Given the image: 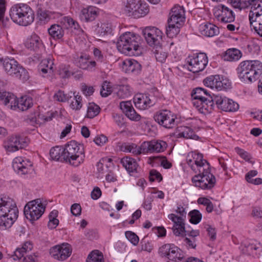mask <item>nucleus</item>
<instances>
[{"instance_id":"obj_1","label":"nucleus","mask_w":262,"mask_h":262,"mask_svg":"<svg viewBox=\"0 0 262 262\" xmlns=\"http://www.w3.org/2000/svg\"><path fill=\"white\" fill-rule=\"evenodd\" d=\"M142 40L139 35L130 32L122 34L117 42L118 50L128 56H139L142 53Z\"/></svg>"},{"instance_id":"obj_2","label":"nucleus","mask_w":262,"mask_h":262,"mask_svg":"<svg viewBox=\"0 0 262 262\" xmlns=\"http://www.w3.org/2000/svg\"><path fill=\"white\" fill-rule=\"evenodd\" d=\"M18 216V210L14 200L9 197H0V229L10 228Z\"/></svg>"},{"instance_id":"obj_3","label":"nucleus","mask_w":262,"mask_h":262,"mask_svg":"<svg viewBox=\"0 0 262 262\" xmlns=\"http://www.w3.org/2000/svg\"><path fill=\"white\" fill-rule=\"evenodd\" d=\"M236 70L242 81L252 83L262 74V62L258 60L243 61L240 63Z\"/></svg>"},{"instance_id":"obj_4","label":"nucleus","mask_w":262,"mask_h":262,"mask_svg":"<svg viewBox=\"0 0 262 262\" xmlns=\"http://www.w3.org/2000/svg\"><path fill=\"white\" fill-rule=\"evenodd\" d=\"M10 16L15 23L24 26L31 24L34 19L33 11L25 4L14 5L10 10Z\"/></svg>"},{"instance_id":"obj_5","label":"nucleus","mask_w":262,"mask_h":262,"mask_svg":"<svg viewBox=\"0 0 262 262\" xmlns=\"http://www.w3.org/2000/svg\"><path fill=\"white\" fill-rule=\"evenodd\" d=\"M63 161L74 166H78L83 162L85 158L83 145L72 140L68 142L63 148Z\"/></svg>"},{"instance_id":"obj_6","label":"nucleus","mask_w":262,"mask_h":262,"mask_svg":"<svg viewBox=\"0 0 262 262\" xmlns=\"http://www.w3.org/2000/svg\"><path fill=\"white\" fill-rule=\"evenodd\" d=\"M0 65H2L7 73L10 76L26 81L29 78L28 73L14 58H0Z\"/></svg>"},{"instance_id":"obj_7","label":"nucleus","mask_w":262,"mask_h":262,"mask_svg":"<svg viewBox=\"0 0 262 262\" xmlns=\"http://www.w3.org/2000/svg\"><path fill=\"white\" fill-rule=\"evenodd\" d=\"M196 173L191 179L195 186L204 190L211 189L214 186L216 179L210 172L209 167H205L202 170L199 169Z\"/></svg>"},{"instance_id":"obj_8","label":"nucleus","mask_w":262,"mask_h":262,"mask_svg":"<svg viewBox=\"0 0 262 262\" xmlns=\"http://www.w3.org/2000/svg\"><path fill=\"white\" fill-rule=\"evenodd\" d=\"M46 208L40 199H37L29 202L25 206L24 214L26 217L30 221H33L39 219Z\"/></svg>"},{"instance_id":"obj_9","label":"nucleus","mask_w":262,"mask_h":262,"mask_svg":"<svg viewBox=\"0 0 262 262\" xmlns=\"http://www.w3.org/2000/svg\"><path fill=\"white\" fill-rule=\"evenodd\" d=\"M160 256L166 257L169 261L179 262L184 258L183 251L174 244H166L158 250Z\"/></svg>"},{"instance_id":"obj_10","label":"nucleus","mask_w":262,"mask_h":262,"mask_svg":"<svg viewBox=\"0 0 262 262\" xmlns=\"http://www.w3.org/2000/svg\"><path fill=\"white\" fill-rule=\"evenodd\" d=\"M188 69L192 73L202 71L208 63V57L204 53H200L188 57Z\"/></svg>"},{"instance_id":"obj_11","label":"nucleus","mask_w":262,"mask_h":262,"mask_svg":"<svg viewBox=\"0 0 262 262\" xmlns=\"http://www.w3.org/2000/svg\"><path fill=\"white\" fill-rule=\"evenodd\" d=\"M143 34L147 43L150 46L160 47L162 38V32L155 27H146L143 31Z\"/></svg>"},{"instance_id":"obj_12","label":"nucleus","mask_w":262,"mask_h":262,"mask_svg":"<svg viewBox=\"0 0 262 262\" xmlns=\"http://www.w3.org/2000/svg\"><path fill=\"white\" fill-rule=\"evenodd\" d=\"M186 161L188 165L195 173H198L199 169L210 166L206 160L203 159L202 154L194 151L188 154Z\"/></svg>"},{"instance_id":"obj_13","label":"nucleus","mask_w":262,"mask_h":262,"mask_svg":"<svg viewBox=\"0 0 262 262\" xmlns=\"http://www.w3.org/2000/svg\"><path fill=\"white\" fill-rule=\"evenodd\" d=\"M154 119L160 125L167 128H172L176 125V116L167 110L157 113L154 116Z\"/></svg>"},{"instance_id":"obj_14","label":"nucleus","mask_w":262,"mask_h":262,"mask_svg":"<svg viewBox=\"0 0 262 262\" xmlns=\"http://www.w3.org/2000/svg\"><path fill=\"white\" fill-rule=\"evenodd\" d=\"M72 251V249L70 244L63 243L52 247L50 250V254L54 258L62 261L71 255Z\"/></svg>"},{"instance_id":"obj_15","label":"nucleus","mask_w":262,"mask_h":262,"mask_svg":"<svg viewBox=\"0 0 262 262\" xmlns=\"http://www.w3.org/2000/svg\"><path fill=\"white\" fill-rule=\"evenodd\" d=\"M134 102L137 108L144 110L155 105L156 99L148 94H137L134 98Z\"/></svg>"},{"instance_id":"obj_16","label":"nucleus","mask_w":262,"mask_h":262,"mask_svg":"<svg viewBox=\"0 0 262 262\" xmlns=\"http://www.w3.org/2000/svg\"><path fill=\"white\" fill-rule=\"evenodd\" d=\"M14 101H9L8 107L12 110L18 109L22 111H26L32 106L33 103L32 99L27 96H23L18 99L14 95Z\"/></svg>"},{"instance_id":"obj_17","label":"nucleus","mask_w":262,"mask_h":262,"mask_svg":"<svg viewBox=\"0 0 262 262\" xmlns=\"http://www.w3.org/2000/svg\"><path fill=\"white\" fill-rule=\"evenodd\" d=\"M27 144L25 140L19 136H11L4 143V147L8 152H14L24 148Z\"/></svg>"},{"instance_id":"obj_18","label":"nucleus","mask_w":262,"mask_h":262,"mask_svg":"<svg viewBox=\"0 0 262 262\" xmlns=\"http://www.w3.org/2000/svg\"><path fill=\"white\" fill-rule=\"evenodd\" d=\"M253 11L249 18L250 27L260 37H262V10Z\"/></svg>"},{"instance_id":"obj_19","label":"nucleus","mask_w":262,"mask_h":262,"mask_svg":"<svg viewBox=\"0 0 262 262\" xmlns=\"http://www.w3.org/2000/svg\"><path fill=\"white\" fill-rule=\"evenodd\" d=\"M169 14L170 16L168 21L182 25V24L185 21V10L182 6L179 5L174 6L171 9Z\"/></svg>"},{"instance_id":"obj_20","label":"nucleus","mask_w":262,"mask_h":262,"mask_svg":"<svg viewBox=\"0 0 262 262\" xmlns=\"http://www.w3.org/2000/svg\"><path fill=\"white\" fill-rule=\"evenodd\" d=\"M166 147L167 144L163 141H151L142 143L143 151H145V153L148 152H162L166 149Z\"/></svg>"},{"instance_id":"obj_21","label":"nucleus","mask_w":262,"mask_h":262,"mask_svg":"<svg viewBox=\"0 0 262 262\" xmlns=\"http://www.w3.org/2000/svg\"><path fill=\"white\" fill-rule=\"evenodd\" d=\"M192 103L198 111L202 114H209L212 112L214 108L213 99H192Z\"/></svg>"},{"instance_id":"obj_22","label":"nucleus","mask_w":262,"mask_h":262,"mask_svg":"<svg viewBox=\"0 0 262 262\" xmlns=\"http://www.w3.org/2000/svg\"><path fill=\"white\" fill-rule=\"evenodd\" d=\"M168 217L173 223L172 230L176 236H180L185 231L184 219L175 214L171 213L168 215Z\"/></svg>"},{"instance_id":"obj_23","label":"nucleus","mask_w":262,"mask_h":262,"mask_svg":"<svg viewBox=\"0 0 262 262\" xmlns=\"http://www.w3.org/2000/svg\"><path fill=\"white\" fill-rule=\"evenodd\" d=\"M120 107L126 117L130 120L138 121L141 119V116L136 112L132 105L131 101L121 102L120 103Z\"/></svg>"},{"instance_id":"obj_24","label":"nucleus","mask_w":262,"mask_h":262,"mask_svg":"<svg viewBox=\"0 0 262 262\" xmlns=\"http://www.w3.org/2000/svg\"><path fill=\"white\" fill-rule=\"evenodd\" d=\"M141 65L134 59H126L122 62V69L125 73L138 74L141 70Z\"/></svg>"},{"instance_id":"obj_25","label":"nucleus","mask_w":262,"mask_h":262,"mask_svg":"<svg viewBox=\"0 0 262 262\" xmlns=\"http://www.w3.org/2000/svg\"><path fill=\"white\" fill-rule=\"evenodd\" d=\"M14 170L18 173L25 174L28 173L32 170V164L26 165L25 161L21 157L15 158L12 164Z\"/></svg>"},{"instance_id":"obj_26","label":"nucleus","mask_w":262,"mask_h":262,"mask_svg":"<svg viewBox=\"0 0 262 262\" xmlns=\"http://www.w3.org/2000/svg\"><path fill=\"white\" fill-rule=\"evenodd\" d=\"M98 14L99 11L97 8L89 6L82 9L80 17L82 20L86 22L92 21L96 19Z\"/></svg>"},{"instance_id":"obj_27","label":"nucleus","mask_w":262,"mask_h":262,"mask_svg":"<svg viewBox=\"0 0 262 262\" xmlns=\"http://www.w3.org/2000/svg\"><path fill=\"white\" fill-rule=\"evenodd\" d=\"M78 67L82 70L93 71L96 67V62L89 55H81L78 59Z\"/></svg>"},{"instance_id":"obj_28","label":"nucleus","mask_w":262,"mask_h":262,"mask_svg":"<svg viewBox=\"0 0 262 262\" xmlns=\"http://www.w3.org/2000/svg\"><path fill=\"white\" fill-rule=\"evenodd\" d=\"M260 248L259 243H256L253 240H245L243 241L239 249L243 254L251 255L254 254V252Z\"/></svg>"},{"instance_id":"obj_29","label":"nucleus","mask_w":262,"mask_h":262,"mask_svg":"<svg viewBox=\"0 0 262 262\" xmlns=\"http://www.w3.org/2000/svg\"><path fill=\"white\" fill-rule=\"evenodd\" d=\"M200 33L207 37H212L217 35L219 32V28L211 23L202 24L199 26Z\"/></svg>"},{"instance_id":"obj_30","label":"nucleus","mask_w":262,"mask_h":262,"mask_svg":"<svg viewBox=\"0 0 262 262\" xmlns=\"http://www.w3.org/2000/svg\"><path fill=\"white\" fill-rule=\"evenodd\" d=\"M220 8L214 12V16L219 21L226 24L229 22V8L224 5L219 6Z\"/></svg>"},{"instance_id":"obj_31","label":"nucleus","mask_w":262,"mask_h":262,"mask_svg":"<svg viewBox=\"0 0 262 262\" xmlns=\"http://www.w3.org/2000/svg\"><path fill=\"white\" fill-rule=\"evenodd\" d=\"M25 46L31 50L37 51L42 47L43 44L40 37L34 34L27 39L25 42Z\"/></svg>"},{"instance_id":"obj_32","label":"nucleus","mask_w":262,"mask_h":262,"mask_svg":"<svg viewBox=\"0 0 262 262\" xmlns=\"http://www.w3.org/2000/svg\"><path fill=\"white\" fill-rule=\"evenodd\" d=\"M177 136L178 137H183L186 139H191L197 140L199 136L190 127L181 126L177 128Z\"/></svg>"},{"instance_id":"obj_33","label":"nucleus","mask_w":262,"mask_h":262,"mask_svg":"<svg viewBox=\"0 0 262 262\" xmlns=\"http://www.w3.org/2000/svg\"><path fill=\"white\" fill-rule=\"evenodd\" d=\"M149 12V8L147 4L139 1L137 7L134 10L132 16L135 18L144 17Z\"/></svg>"},{"instance_id":"obj_34","label":"nucleus","mask_w":262,"mask_h":262,"mask_svg":"<svg viewBox=\"0 0 262 262\" xmlns=\"http://www.w3.org/2000/svg\"><path fill=\"white\" fill-rule=\"evenodd\" d=\"M249 6H251V10L249 14V18H250V15L253 13V11H257L256 10H258V8H259V10L261 9L262 10V1L259 0H242L241 9Z\"/></svg>"},{"instance_id":"obj_35","label":"nucleus","mask_w":262,"mask_h":262,"mask_svg":"<svg viewBox=\"0 0 262 262\" xmlns=\"http://www.w3.org/2000/svg\"><path fill=\"white\" fill-rule=\"evenodd\" d=\"M192 99H213V95H211L206 90L202 88H196L191 93Z\"/></svg>"},{"instance_id":"obj_36","label":"nucleus","mask_w":262,"mask_h":262,"mask_svg":"<svg viewBox=\"0 0 262 262\" xmlns=\"http://www.w3.org/2000/svg\"><path fill=\"white\" fill-rule=\"evenodd\" d=\"M121 162L128 172H137L138 165L134 159L126 157L121 159Z\"/></svg>"},{"instance_id":"obj_37","label":"nucleus","mask_w":262,"mask_h":262,"mask_svg":"<svg viewBox=\"0 0 262 262\" xmlns=\"http://www.w3.org/2000/svg\"><path fill=\"white\" fill-rule=\"evenodd\" d=\"M53 61L50 59L42 60L38 66V70L41 72L43 76L46 74H51L53 72Z\"/></svg>"},{"instance_id":"obj_38","label":"nucleus","mask_w":262,"mask_h":262,"mask_svg":"<svg viewBox=\"0 0 262 262\" xmlns=\"http://www.w3.org/2000/svg\"><path fill=\"white\" fill-rule=\"evenodd\" d=\"M213 102H215L217 107L225 112L229 111V98L213 95Z\"/></svg>"},{"instance_id":"obj_39","label":"nucleus","mask_w":262,"mask_h":262,"mask_svg":"<svg viewBox=\"0 0 262 262\" xmlns=\"http://www.w3.org/2000/svg\"><path fill=\"white\" fill-rule=\"evenodd\" d=\"M138 2L139 0H122L123 10L128 16L132 15Z\"/></svg>"},{"instance_id":"obj_40","label":"nucleus","mask_w":262,"mask_h":262,"mask_svg":"<svg viewBox=\"0 0 262 262\" xmlns=\"http://www.w3.org/2000/svg\"><path fill=\"white\" fill-rule=\"evenodd\" d=\"M123 147L124 148V151L132 153L135 156L145 153V151H143L142 144L140 146H138L135 143H127L125 144Z\"/></svg>"},{"instance_id":"obj_41","label":"nucleus","mask_w":262,"mask_h":262,"mask_svg":"<svg viewBox=\"0 0 262 262\" xmlns=\"http://www.w3.org/2000/svg\"><path fill=\"white\" fill-rule=\"evenodd\" d=\"M50 35L55 39H61L64 35V30L59 25H53L48 29Z\"/></svg>"},{"instance_id":"obj_42","label":"nucleus","mask_w":262,"mask_h":262,"mask_svg":"<svg viewBox=\"0 0 262 262\" xmlns=\"http://www.w3.org/2000/svg\"><path fill=\"white\" fill-rule=\"evenodd\" d=\"M63 147L56 146L52 147L50 150L51 158L56 161L63 160Z\"/></svg>"},{"instance_id":"obj_43","label":"nucleus","mask_w":262,"mask_h":262,"mask_svg":"<svg viewBox=\"0 0 262 262\" xmlns=\"http://www.w3.org/2000/svg\"><path fill=\"white\" fill-rule=\"evenodd\" d=\"M6 11L5 0H0V23L4 27H7L10 23V21L7 17H5Z\"/></svg>"},{"instance_id":"obj_44","label":"nucleus","mask_w":262,"mask_h":262,"mask_svg":"<svg viewBox=\"0 0 262 262\" xmlns=\"http://www.w3.org/2000/svg\"><path fill=\"white\" fill-rule=\"evenodd\" d=\"M168 27L166 28V34L169 38H173L179 33L181 25L168 21Z\"/></svg>"},{"instance_id":"obj_45","label":"nucleus","mask_w":262,"mask_h":262,"mask_svg":"<svg viewBox=\"0 0 262 262\" xmlns=\"http://www.w3.org/2000/svg\"><path fill=\"white\" fill-rule=\"evenodd\" d=\"M86 262H104L102 253L95 250L88 255Z\"/></svg>"},{"instance_id":"obj_46","label":"nucleus","mask_w":262,"mask_h":262,"mask_svg":"<svg viewBox=\"0 0 262 262\" xmlns=\"http://www.w3.org/2000/svg\"><path fill=\"white\" fill-rule=\"evenodd\" d=\"M100 112L99 106L94 103H89L88 106L86 116L89 118H93L97 116Z\"/></svg>"},{"instance_id":"obj_47","label":"nucleus","mask_w":262,"mask_h":262,"mask_svg":"<svg viewBox=\"0 0 262 262\" xmlns=\"http://www.w3.org/2000/svg\"><path fill=\"white\" fill-rule=\"evenodd\" d=\"M132 92L127 85H123L119 87L116 95L119 98L124 99L130 96Z\"/></svg>"},{"instance_id":"obj_48","label":"nucleus","mask_w":262,"mask_h":262,"mask_svg":"<svg viewBox=\"0 0 262 262\" xmlns=\"http://www.w3.org/2000/svg\"><path fill=\"white\" fill-rule=\"evenodd\" d=\"M188 215L190 216V222L193 224H197L200 223L202 217L201 212L196 209L191 211Z\"/></svg>"},{"instance_id":"obj_49","label":"nucleus","mask_w":262,"mask_h":262,"mask_svg":"<svg viewBox=\"0 0 262 262\" xmlns=\"http://www.w3.org/2000/svg\"><path fill=\"white\" fill-rule=\"evenodd\" d=\"M220 80L219 75H211L206 77L203 81L204 84L207 87L211 89L215 88L216 80Z\"/></svg>"},{"instance_id":"obj_50","label":"nucleus","mask_w":262,"mask_h":262,"mask_svg":"<svg viewBox=\"0 0 262 262\" xmlns=\"http://www.w3.org/2000/svg\"><path fill=\"white\" fill-rule=\"evenodd\" d=\"M14 94L13 93L8 92H2L0 91V101H1L4 105H7L9 104V101H14Z\"/></svg>"},{"instance_id":"obj_51","label":"nucleus","mask_w":262,"mask_h":262,"mask_svg":"<svg viewBox=\"0 0 262 262\" xmlns=\"http://www.w3.org/2000/svg\"><path fill=\"white\" fill-rule=\"evenodd\" d=\"M74 94L75 93L73 94L74 98L70 103V106L73 110H79L82 106V98L80 96Z\"/></svg>"},{"instance_id":"obj_52","label":"nucleus","mask_w":262,"mask_h":262,"mask_svg":"<svg viewBox=\"0 0 262 262\" xmlns=\"http://www.w3.org/2000/svg\"><path fill=\"white\" fill-rule=\"evenodd\" d=\"M62 22L63 23L67 28L70 27L76 30L79 28L78 23L70 17H64Z\"/></svg>"},{"instance_id":"obj_53","label":"nucleus","mask_w":262,"mask_h":262,"mask_svg":"<svg viewBox=\"0 0 262 262\" xmlns=\"http://www.w3.org/2000/svg\"><path fill=\"white\" fill-rule=\"evenodd\" d=\"M158 49H156L155 54L157 60L161 63H163L166 60L167 57V53L162 51L161 46L158 47Z\"/></svg>"},{"instance_id":"obj_54","label":"nucleus","mask_w":262,"mask_h":262,"mask_svg":"<svg viewBox=\"0 0 262 262\" xmlns=\"http://www.w3.org/2000/svg\"><path fill=\"white\" fill-rule=\"evenodd\" d=\"M112 27L111 24L108 23H101L100 26L98 25V32L101 35H104L107 33H111Z\"/></svg>"},{"instance_id":"obj_55","label":"nucleus","mask_w":262,"mask_h":262,"mask_svg":"<svg viewBox=\"0 0 262 262\" xmlns=\"http://www.w3.org/2000/svg\"><path fill=\"white\" fill-rule=\"evenodd\" d=\"M58 74L61 78H67L70 77L72 73L70 70V67L69 66H61L59 67L58 70Z\"/></svg>"},{"instance_id":"obj_56","label":"nucleus","mask_w":262,"mask_h":262,"mask_svg":"<svg viewBox=\"0 0 262 262\" xmlns=\"http://www.w3.org/2000/svg\"><path fill=\"white\" fill-rule=\"evenodd\" d=\"M125 237L126 238L134 245L136 246L138 245L139 238L136 234L134 232L127 231L125 233Z\"/></svg>"},{"instance_id":"obj_57","label":"nucleus","mask_w":262,"mask_h":262,"mask_svg":"<svg viewBox=\"0 0 262 262\" xmlns=\"http://www.w3.org/2000/svg\"><path fill=\"white\" fill-rule=\"evenodd\" d=\"M112 93V88L109 85V83L105 81L102 85L100 91V94L102 97H106Z\"/></svg>"},{"instance_id":"obj_58","label":"nucleus","mask_w":262,"mask_h":262,"mask_svg":"<svg viewBox=\"0 0 262 262\" xmlns=\"http://www.w3.org/2000/svg\"><path fill=\"white\" fill-rule=\"evenodd\" d=\"M242 56V52L236 48H230V61H237Z\"/></svg>"},{"instance_id":"obj_59","label":"nucleus","mask_w":262,"mask_h":262,"mask_svg":"<svg viewBox=\"0 0 262 262\" xmlns=\"http://www.w3.org/2000/svg\"><path fill=\"white\" fill-rule=\"evenodd\" d=\"M154 246L151 242L146 241L145 238L143 239L141 242V250L151 252L153 249Z\"/></svg>"},{"instance_id":"obj_60","label":"nucleus","mask_w":262,"mask_h":262,"mask_svg":"<svg viewBox=\"0 0 262 262\" xmlns=\"http://www.w3.org/2000/svg\"><path fill=\"white\" fill-rule=\"evenodd\" d=\"M156 180L158 182H161L162 180V177L160 172L156 170L152 169L150 171L149 181L154 182Z\"/></svg>"},{"instance_id":"obj_61","label":"nucleus","mask_w":262,"mask_h":262,"mask_svg":"<svg viewBox=\"0 0 262 262\" xmlns=\"http://www.w3.org/2000/svg\"><path fill=\"white\" fill-rule=\"evenodd\" d=\"M234 149L235 152L245 161H249L250 160L251 156L250 154L247 151H245L244 149L240 148L238 147H235Z\"/></svg>"},{"instance_id":"obj_62","label":"nucleus","mask_w":262,"mask_h":262,"mask_svg":"<svg viewBox=\"0 0 262 262\" xmlns=\"http://www.w3.org/2000/svg\"><path fill=\"white\" fill-rule=\"evenodd\" d=\"M37 15L40 21H45L50 19V16L47 11L42 9H39L38 10Z\"/></svg>"},{"instance_id":"obj_63","label":"nucleus","mask_w":262,"mask_h":262,"mask_svg":"<svg viewBox=\"0 0 262 262\" xmlns=\"http://www.w3.org/2000/svg\"><path fill=\"white\" fill-rule=\"evenodd\" d=\"M71 212L74 216H79L81 213V207L79 204L75 203L71 206Z\"/></svg>"},{"instance_id":"obj_64","label":"nucleus","mask_w":262,"mask_h":262,"mask_svg":"<svg viewBox=\"0 0 262 262\" xmlns=\"http://www.w3.org/2000/svg\"><path fill=\"white\" fill-rule=\"evenodd\" d=\"M107 141V138L106 136L103 135H101L99 136H97L94 139L95 143L99 146L103 145Z\"/></svg>"}]
</instances>
